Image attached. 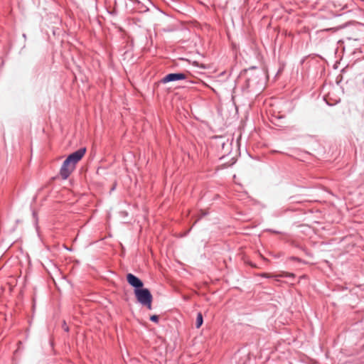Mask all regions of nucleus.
I'll use <instances>...</instances> for the list:
<instances>
[{"label": "nucleus", "instance_id": "nucleus-1", "mask_svg": "<svg viewBox=\"0 0 364 364\" xmlns=\"http://www.w3.org/2000/svg\"><path fill=\"white\" fill-rule=\"evenodd\" d=\"M86 152V148H80L70 154L63 163L60 174L63 179H67L75 168L76 164L81 160Z\"/></svg>", "mask_w": 364, "mask_h": 364}, {"label": "nucleus", "instance_id": "nucleus-2", "mask_svg": "<svg viewBox=\"0 0 364 364\" xmlns=\"http://www.w3.org/2000/svg\"><path fill=\"white\" fill-rule=\"evenodd\" d=\"M134 295L140 304L146 306L149 310L152 309L153 297L148 289H134Z\"/></svg>", "mask_w": 364, "mask_h": 364}, {"label": "nucleus", "instance_id": "nucleus-3", "mask_svg": "<svg viewBox=\"0 0 364 364\" xmlns=\"http://www.w3.org/2000/svg\"><path fill=\"white\" fill-rule=\"evenodd\" d=\"M127 279L128 283L134 288V289H141L144 284L141 282V279H139L135 275L129 273L127 276Z\"/></svg>", "mask_w": 364, "mask_h": 364}, {"label": "nucleus", "instance_id": "nucleus-4", "mask_svg": "<svg viewBox=\"0 0 364 364\" xmlns=\"http://www.w3.org/2000/svg\"><path fill=\"white\" fill-rule=\"evenodd\" d=\"M186 78V75L183 73H170L162 79V82L166 83L173 81L183 80Z\"/></svg>", "mask_w": 364, "mask_h": 364}, {"label": "nucleus", "instance_id": "nucleus-5", "mask_svg": "<svg viewBox=\"0 0 364 364\" xmlns=\"http://www.w3.org/2000/svg\"><path fill=\"white\" fill-rule=\"evenodd\" d=\"M136 9L139 10V12H145L149 10L148 7L141 4L139 1H135Z\"/></svg>", "mask_w": 364, "mask_h": 364}, {"label": "nucleus", "instance_id": "nucleus-6", "mask_svg": "<svg viewBox=\"0 0 364 364\" xmlns=\"http://www.w3.org/2000/svg\"><path fill=\"white\" fill-rule=\"evenodd\" d=\"M203 315L201 313H198L197 317H196V326L197 328H200L201 325L203 324Z\"/></svg>", "mask_w": 364, "mask_h": 364}, {"label": "nucleus", "instance_id": "nucleus-7", "mask_svg": "<svg viewBox=\"0 0 364 364\" xmlns=\"http://www.w3.org/2000/svg\"><path fill=\"white\" fill-rule=\"evenodd\" d=\"M150 320L153 322L158 323L159 321V316L156 315H153L150 317Z\"/></svg>", "mask_w": 364, "mask_h": 364}, {"label": "nucleus", "instance_id": "nucleus-8", "mask_svg": "<svg viewBox=\"0 0 364 364\" xmlns=\"http://www.w3.org/2000/svg\"><path fill=\"white\" fill-rule=\"evenodd\" d=\"M63 328L64 331L66 332H68L69 331V328L67 326L65 321H63Z\"/></svg>", "mask_w": 364, "mask_h": 364}]
</instances>
